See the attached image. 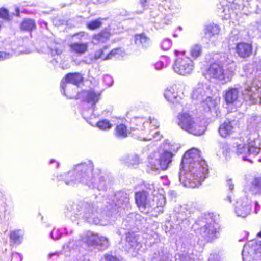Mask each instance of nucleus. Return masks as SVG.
Wrapping results in <instances>:
<instances>
[{
  "label": "nucleus",
  "instance_id": "nucleus-26",
  "mask_svg": "<svg viewBox=\"0 0 261 261\" xmlns=\"http://www.w3.org/2000/svg\"><path fill=\"white\" fill-rule=\"evenodd\" d=\"M218 15L223 20L228 19V0H219L217 5Z\"/></svg>",
  "mask_w": 261,
  "mask_h": 261
},
{
  "label": "nucleus",
  "instance_id": "nucleus-34",
  "mask_svg": "<svg viewBox=\"0 0 261 261\" xmlns=\"http://www.w3.org/2000/svg\"><path fill=\"white\" fill-rule=\"evenodd\" d=\"M180 0H165L164 7L165 9H168L170 10H178L180 9Z\"/></svg>",
  "mask_w": 261,
  "mask_h": 261
},
{
  "label": "nucleus",
  "instance_id": "nucleus-39",
  "mask_svg": "<svg viewBox=\"0 0 261 261\" xmlns=\"http://www.w3.org/2000/svg\"><path fill=\"white\" fill-rule=\"evenodd\" d=\"M96 126L101 130H107L112 128V124L107 119H102L97 122Z\"/></svg>",
  "mask_w": 261,
  "mask_h": 261
},
{
  "label": "nucleus",
  "instance_id": "nucleus-1",
  "mask_svg": "<svg viewBox=\"0 0 261 261\" xmlns=\"http://www.w3.org/2000/svg\"><path fill=\"white\" fill-rule=\"evenodd\" d=\"M113 197L112 202L110 199L106 201L107 205L100 214L102 219L98 217V202L96 204L91 200L68 203L66 205V216L72 221L81 218L91 224L107 225L114 222L120 215L118 213H121L129 206V198L126 193L119 191Z\"/></svg>",
  "mask_w": 261,
  "mask_h": 261
},
{
  "label": "nucleus",
  "instance_id": "nucleus-23",
  "mask_svg": "<svg viewBox=\"0 0 261 261\" xmlns=\"http://www.w3.org/2000/svg\"><path fill=\"white\" fill-rule=\"evenodd\" d=\"M220 31V29L218 25L210 23L205 26L204 38L207 39L210 42H213L219 34Z\"/></svg>",
  "mask_w": 261,
  "mask_h": 261
},
{
  "label": "nucleus",
  "instance_id": "nucleus-12",
  "mask_svg": "<svg viewBox=\"0 0 261 261\" xmlns=\"http://www.w3.org/2000/svg\"><path fill=\"white\" fill-rule=\"evenodd\" d=\"M89 246L94 247L99 250H105L109 246L108 240L97 233L88 231L82 238V241Z\"/></svg>",
  "mask_w": 261,
  "mask_h": 261
},
{
  "label": "nucleus",
  "instance_id": "nucleus-60",
  "mask_svg": "<svg viewBox=\"0 0 261 261\" xmlns=\"http://www.w3.org/2000/svg\"><path fill=\"white\" fill-rule=\"evenodd\" d=\"M53 163L55 164V168H58L59 167V162H58L57 161H56L54 159L50 160V161L49 162V164H53Z\"/></svg>",
  "mask_w": 261,
  "mask_h": 261
},
{
  "label": "nucleus",
  "instance_id": "nucleus-57",
  "mask_svg": "<svg viewBox=\"0 0 261 261\" xmlns=\"http://www.w3.org/2000/svg\"><path fill=\"white\" fill-rule=\"evenodd\" d=\"M62 53V50L59 49V48H55V49L51 50V54L53 55H60Z\"/></svg>",
  "mask_w": 261,
  "mask_h": 261
},
{
  "label": "nucleus",
  "instance_id": "nucleus-17",
  "mask_svg": "<svg viewBox=\"0 0 261 261\" xmlns=\"http://www.w3.org/2000/svg\"><path fill=\"white\" fill-rule=\"evenodd\" d=\"M261 141L259 138H256L253 141H250L247 145L239 144L237 146V152L239 154H249L256 156L260 151Z\"/></svg>",
  "mask_w": 261,
  "mask_h": 261
},
{
  "label": "nucleus",
  "instance_id": "nucleus-50",
  "mask_svg": "<svg viewBox=\"0 0 261 261\" xmlns=\"http://www.w3.org/2000/svg\"><path fill=\"white\" fill-rule=\"evenodd\" d=\"M172 46V42L169 39H165L161 43V47L163 50H168Z\"/></svg>",
  "mask_w": 261,
  "mask_h": 261
},
{
  "label": "nucleus",
  "instance_id": "nucleus-9",
  "mask_svg": "<svg viewBox=\"0 0 261 261\" xmlns=\"http://www.w3.org/2000/svg\"><path fill=\"white\" fill-rule=\"evenodd\" d=\"M244 99L252 104H261V71H257V77L253 80L251 87L243 93Z\"/></svg>",
  "mask_w": 261,
  "mask_h": 261
},
{
  "label": "nucleus",
  "instance_id": "nucleus-59",
  "mask_svg": "<svg viewBox=\"0 0 261 261\" xmlns=\"http://www.w3.org/2000/svg\"><path fill=\"white\" fill-rule=\"evenodd\" d=\"M225 92V94L224 96V99L225 103L227 106H228V90H226Z\"/></svg>",
  "mask_w": 261,
  "mask_h": 261
},
{
  "label": "nucleus",
  "instance_id": "nucleus-64",
  "mask_svg": "<svg viewBox=\"0 0 261 261\" xmlns=\"http://www.w3.org/2000/svg\"><path fill=\"white\" fill-rule=\"evenodd\" d=\"M231 180L229 179V190L230 189H233L234 188V185L230 182Z\"/></svg>",
  "mask_w": 261,
  "mask_h": 261
},
{
  "label": "nucleus",
  "instance_id": "nucleus-20",
  "mask_svg": "<svg viewBox=\"0 0 261 261\" xmlns=\"http://www.w3.org/2000/svg\"><path fill=\"white\" fill-rule=\"evenodd\" d=\"M150 261H173V257L167 248L161 244L154 249Z\"/></svg>",
  "mask_w": 261,
  "mask_h": 261
},
{
  "label": "nucleus",
  "instance_id": "nucleus-56",
  "mask_svg": "<svg viewBox=\"0 0 261 261\" xmlns=\"http://www.w3.org/2000/svg\"><path fill=\"white\" fill-rule=\"evenodd\" d=\"M164 67V63L163 62V61H159V62H157L155 64H154V67L155 68V69L156 70H161L162 69H163Z\"/></svg>",
  "mask_w": 261,
  "mask_h": 261
},
{
  "label": "nucleus",
  "instance_id": "nucleus-6",
  "mask_svg": "<svg viewBox=\"0 0 261 261\" xmlns=\"http://www.w3.org/2000/svg\"><path fill=\"white\" fill-rule=\"evenodd\" d=\"M192 228L197 236H200L207 242L217 237V229L208 215L204 214L198 218L193 224Z\"/></svg>",
  "mask_w": 261,
  "mask_h": 261
},
{
  "label": "nucleus",
  "instance_id": "nucleus-33",
  "mask_svg": "<svg viewBox=\"0 0 261 261\" xmlns=\"http://www.w3.org/2000/svg\"><path fill=\"white\" fill-rule=\"evenodd\" d=\"M23 235V231L20 229L11 231L10 234L11 242L17 245L21 244L22 241Z\"/></svg>",
  "mask_w": 261,
  "mask_h": 261
},
{
  "label": "nucleus",
  "instance_id": "nucleus-24",
  "mask_svg": "<svg viewBox=\"0 0 261 261\" xmlns=\"http://www.w3.org/2000/svg\"><path fill=\"white\" fill-rule=\"evenodd\" d=\"M199 108L205 112H211L215 109L217 106V102L213 99L211 95L206 96L205 98L198 103Z\"/></svg>",
  "mask_w": 261,
  "mask_h": 261
},
{
  "label": "nucleus",
  "instance_id": "nucleus-47",
  "mask_svg": "<svg viewBox=\"0 0 261 261\" xmlns=\"http://www.w3.org/2000/svg\"><path fill=\"white\" fill-rule=\"evenodd\" d=\"M139 159L137 155L133 154L129 155L127 163L128 165L134 166L138 164Z\"/></svg>",
  "mask_w": 261,
  "mask_h": 261
},
{
  "label": "nucleus",
  "instance_id": "nucleus-49",
  "mask_svg": "<svg viewBox=\"0 0 261 261\" xmlns=\"http://www.w3.org/2000/svg\"><path fill=\"white\" fill-rule=\"evenodd\" d=\"M175 261H195L190 255L181 254L179 255L176 258Z\"/></svg>",
  "mask_w": 261,
  "mask_h": 261
},
{
  "label": "nucleus",
  "instance_id": "nucleus-10",
  "mask_svg": "<svg viewBox=\"0 0 261 261\" xmlns=\"http://www.w3.org/2000/svg\"><path fill=\"white\" fill-rule=\"evenodd\" d=\"M78 96L79 97H82L84 100L91 105L88 110H84L82 112V116L84 119L91 118L95 109V104L100 99V93L96 92L93 89H89L81 92Z\"/></svg>",
  "mask_w": 261,
  "mask_h": 261
},
{
  "label": "nucleus",
  "instance_id": "nucleus-63",
  "mask_svg": "<svg viewBox=\"0 0 261 261\" xmlns=\"http://www.w3.org/2000/svg\"><path fill=\"white\" fill-rule=\"evenodd\" d=\"M169 193L171 195H172L173 197H175L176 196V193L175 191H169Z\"/></svg>",
  "mask_w": 261,
  "mask_h": 261
},
{
  "label": "nucleus",
  "instance_id": "nucleus-44",
  "mask_svg": "<svg viewBox=\"0 0 261 261\" xmlns=\"http://www.w3.org/2000/svg\"><path fill=\"white\" fill-rule=\"evenodd\" d=\"M173 16L171 14H163L162 16V23L159 24V27H162L164 24H169L172 22Z\"/></svg>",
  "mask_w": 261,
  "mask_h": 261
},
{
  "label": "nucleus",
  "instance_id": "nucleus-27",
  "mask_svg": "<svg viewBox=\"0 0 261 261\" xmlns=\"http://www.w3.org/2000/svg\"><path fill=\"white\" fill-rule=\"evenodd\" d=\"M71 51L77 55H81L88 50V42H74L69 45Z\"/></svg>",
  "mask_w": 261,
  "mask_h": 261
},
{
  "label": "nucleus",
  "instance_id": "nucleus-18",
  "mask_svg": "<svg viewBox=\"0 0 261 261\" xmlns=\"http://www.w3.org/2000/svg\"><path fill=\"white\" fill-rule=\"evenodd\" d=\"M108 47L105 46L100 49L96 50L94 53V58L95 60L101 59L107 60L112 59L114 58H119L122 56L123 53L121 48H117L112 49L109 53H107Z\"/></svg>",
  "mask_w": 261,
  "mask_h": 261
},
{
  "label": "nucleus",
  "instance_id": "nucleus-16",
  "mask_svg": "<svg viewBox=\"0 0 261 261\" xmlns=\"http://www.w3.org/2000/svg\"><path fill=\"white\" fill-rule=\"evenodd\" d=\"M210 86L203 83H199L193 89L191 97L193 101L198 103L212 95Z\"/></svg>",
  "mask_w": 261,
  "mask_h": 261
},
{
  "label": "nucleus",
  "instance_id": "nucleus-3",
  "mask_svg": "<svg viewBox=\"0 0 261 261\" xmlns=\"http://www.w3.org/2000/svg\"><path fill=\"white\" fill-rule=\"evenodd\" d=\"M200 153L198 149L193 148L182 157L180 166L185 172L182 175L180 172L179 178L185 187H198L208 176V165Z\"/></svg>",
  "mask_w": 261,
  "mask_h": 261
},
{
  "label": "nucleus",
  "instance_id": "nucleus-62",
  "mask_svg": "<svg viewBox=\"0 0 261 261\" xmlns=\"http://www.w3.org/2000/svg\"><path fill=\"white\" fill-rule=\"evenodd\" d=\"M259 208H260L259 205L258 204L257 202H256L255 203V210L256 213H257V211L259 210Z\"/></svg>",
  "mask_w": 261,
  "mask_h": 261
},
{
  "label": "nucleus",
  "instance_id": "nucleus-54",
  "mask_svg": "<svg viewBox=\"0 0 261 261\" xmlns=\"http://www.w3.org/2000/svg\"><path fill=\"white\" fill-rule=\"evenodd\" d=\"M12 258L16 261H22L23 260V256L21 254L15 252L12 254Z\"/></svg>",
  "mask_w": 261,
  "mask_h": 261
},
{
  "label": "nucleus",
  "instance_id": "nucleus-15",
  "mask_svg": "<svg viewBox=\"0 0 261 261\" xmlns=\"http://www.w3.org/2000/svg\"><path fill=\"white\" fill-rule=\"evenodd\" d=\"M232 206L236 215L239 217L244 218L249 214L251 211L250 201L246 198L232 201Z\"/></svg>",
  "mask_w": 261,
  "mask_h": 261
},
{
  "label": "nucleus",
  "instance_id": "nucleus-41",
  "mask_svg": "<svg viewBox=\"0 0 261 261\" xmlns=\"http://www.w3.org/2000/svg\"><path fill=\"white\" fill-rule=\"evenodd\" d=\"M219 153L220 154L222 153L223 156L226 159L228 153V145L227 142L219 141Z\"/></svg>",
  "mask_w": 261,
  "mask_h": 261
},
{
  "label": "nucleus",
  "instance_id": "nucleus-11",
  "mask_svg": "<svg viewBox=\"0 0 261 261\" xmlns=\"http://www.w3.org/2000/svg\"><path fill=\"white\" fill-rule=\"evenodd\" d=\"M135 201L139 210L145 214L149 213L155 207L154 196L152 198V196L145 191L135 193Z\"/></svg>",
  "mask_w": 261,
  "mask_h": 261
},
{
  "label": "nucleus",
  "instance_id": "nucleus-5",
  "mask_svg": "<svg viewBox=\"0 0 261 261\" xmlns=\"http://www.w3.org/2000/svg\"><path fill=\"white\" fill-rule=\"evenodd\" d=\"M187 205H177L173 211L171 220L166 222L164 229L166 233L175 234L181 229V224L185 223L188 224L187 219L190 217V213Z\"/></svg>",
  "mask_w": 261,
  "mask_h": 261
},
{
  "label": "nucleus",
  "instance_id": "nucleus-25",
  "mask_svg": "<svg viewBox=\"0 0 261 261\" xmlns=\"http://www.w3.org/2000/svg\"><path fill=\"white\" fill-rule=\"evenodd\" d=\"M236 52L241 58H247L250 56L252 51L251 44L240 43L236 46Z\"/></svg>",
  "mask_w": 261,
  "mask_h": 261
},
{
  "label": "nucleus",
  "instance_id": "nucleus-28",
  "mask_svg": "<svg viewBox=\"0 0 261 261\" xmlns=\"http://www.w3.org/2000/svg\"><path fill=\"white\" fill-rule=\"evenodd\" d=\"M163 6L159 5L158 8L154 9L150 11V19L152 23L156 25L162 23L163 13L161 12L160 9L162 8Z\"/></svg>",
  "mask_w": 261,
  "mask_h": 261
},
{
  "label": "nucleus",
  "instance_id": "nucleus-8",
  "mask_svg": "<svg viewBox=\"0 0 261 261\" xmlns=\"http://www.w3.org/2000/svg\"><path fill=\"white\" fill-rule=\"evenodd\" d=\"M177 58L175 60L172 68L174 71L178 74L187 76L191 74L194 65L192 60L185 55V52L174 51Z\"/></svg>",
  "mask_w": 261,
  "mask_h": 261
},
{
  "label": "nucleus",
  "instance_id": "nucleus-53",
  "mask_svg": "<svg viewBox=\"0 0 261 261\" xmlns=\"http://www.w3.org/2000/svg\"><path fill=\"white\" fill-rule=\"evenodd\" d=\"M12 54L9 53L0 51V61L10 58Z\"/></svg>",
  "mask_w": 261,
  "mask_h": 261
},
{
  "label": "nucleus",
  "instance_id": "nucleus-32",
  "mask_svg": "<svg viewBox=\"0 0 261 261\" xmlns=\"http://www.w3.org/2000/svg\"><path fill=\"white\" fill-rule=\"evenodd\" d=\"M115 136L121 139H123L127 137L130 131L127 128L125 124L122 123L117 125L115 129Z\"/></svg>",
  "mask_w": 261,
  "mask_h": 261
},
{
  "label": "nucleus",
  "instance_id": "nucleus-48",
  "mask_svg": "<svg viewBox=\"0 0 261 261\" xmlns=\"http://www.w3.org/2000/svg\"><path fill=\"white\" fill-rule=\"evenodd\" d=\"M81 241H70L67 244H65L63 246V249L66 250V249H74L75 246H77L81 245Z\"/></svg>",
  "mask_w": 261,
  "mask_h": 261
},
{
  "label": "nucleus",
  "instance_id": "nucleus-40",
  "mask_svg": "<svg viewBox=\"0 0 261 261\" xmlns=\"http://www.w3.org/2000/svg\"><path fill=\"white\" fill-rule=\"evenodd\" d=\"M63 230L65 231L66 234H68V232L67 231L66 228H64ZM63 233V229L54 228L50 232V236L54 240H58L61 237Z\"/></svg>",
  "mask_w": 261,
  "mask_h": 261
},
{
  "label": "nucleus",
  "instance_id": "nucleus-61",
  "mask_svg": "<svg viewBox=\"0 0 261 261\" xmlns=\"http://www.w3.org/2000/svg\"><path fill=\"white\" fill-rule=\"evenodd\" d=\"M140 4L144 9L146 6L147 0H140Z\"/></svg>",
  "mask_w": 261,
  "mask_h": 261
},
{
  "label": "nucleus",
  "instance_id": "nucleus-46",
  "mask_svg": "<svg viewBox=\"0 0 261 261\" xmlns=\"http://www.w3.org/2000/svg\"><path fill=\"white\" fill-rule=\"evenodd\" d=\"M165 204V199L163 196H160L159 198L154 197V204L155 207L152 208L154 209L156 207H163Z\"/></svg>",
  "mask_w": 261,
  "mask_h": 261
},
{
  "label": "nucleus",
  "instance_id": "nucleus-13",
  "mask_svg": "<svg viewBox=\"0 0 261 261\" xmlns=\"http://www.w3.org/2000/svg\"><path fill=\"white\" fill-rule=\"evenodd\" d=\"M83 80L82 75L79 73H69L66 75L65 78L63 79L61 83V92L65 96L72 98L74 95L71 94L69 90L70 84H72L74 87H77L79 84Z\"/></svg>",
  "mask_w": 261,
  "mask_h": 261
},
{
  "label": "nucleus",
  "instance_id": "nucleus-58",
  "mask_svg": "<svg viewBox=\"0 0 261 261\" xmlns=\"http://www.w3.org/2000/svg\"><path fill=\"white\" fill-rule=\"evenodd\" d=\"M61 254V252H56L54 253H51L48 254V258L50 259L52 258L53 256L58 257Z\"/></svg>",
  "mask_w": 261,
  "mask_h": 261
},
{
  "label": "nucleus",
  "instance_id": "nucleus-43",
  "mask_svg": "<svg viewBox=\"0 0 261 261\" xmlns=\"http://www.w3.org/2000/svg\"><path fill=\"white\" fill-rule=\"evenodd\" d=\"M102 23L99 19H95L94 20L88 22L86 24L87 27L91 30H94L99 28Z\"/></svg>",
  "mask_w": 261,
  "mask_h": 261
},
{
  "label": "nucleus",
  "instance_id": "nucleus-35",
  "mask_svg": "<svg viewBox=\"0 0 261 261\" xmlns=\"http://www.w3.org/2000/svg\"><path fill=\"white\" fill-rule=\"evenodd\" d=\"M218 133L222 138L227 139L228 136V120L227 119L220 125Z\"/></svg>",
  "mask_w": 261,
  "mask_h": 261
},
{
  "label": "nucleus",
  "instance_id": "nucleus-55",
  "mask_svg": "<svg viewBox=\"0 0 261 261\" xmlns=\"http://www.w3.org/2000/svg\"><path fill=\"white\" fill-rule=\"evenodd\" d=\"M103 82L109 86L112 85L113 79L112 77L109 75H106L103 76Z\"/></svg>",
  "mask_w": 261,
  "mask_h": 261
},
{
  "label": "nucleus",
  "instance_id": "nucleus-31",
  "mask_svg": "<svg viewBox=\"0 0 261 261\" xmlns=\"http://www.w3.org/2000/svg\"><path fill=\"white\" fill-rule=\"evenodd\" d=\"M110 33L107 31H103L94 36L92 42L95 44L103 43L109 38Z\"/></svg>",
  "mask_w": 261,
  "mask_h": 261
},
{
  "label": "nucleus",
  "instance_id": "nucleus-42",
  "mask_svg": "<svg viewBox=\"0 0 261 261\" xmlns=\"http://www.w3.org/2000/svg\"><path fill=\"white\" fill-rule=\"evenodd\" d=\"M251 190L254 193H261V178H257L254 179L252 183V187Z\"/></svg>",
  "mask_w": 261,
  "mask_h": 261
},
{
  "label": "nucleus",
  "instance_id": "nucleus-51",
  "mask_svg": "<svg viewBox=\"0 0 261 261\" xmlns=\"http://www.w3.org/2000/svg\"><path fill=\"white\" fill-rule=\"evenodd\" d=\"M0 18L5 20H9L10 19L9 12L6 9L3 8L0 9Z\"/></svg>",
  "mask_w": 261,
  "mask_h": 261
},
{
  "label": "nucleus",
  "instance_id": "nucleus-4",
  "mask_svg": "<svg viewBox=\"0 0 261 261\" xmlns=\"http://www.w3.org/2000/svg\"><path fill=\"white\" fill-rule=\"evenodd\" d=\"M179 147L178 144H171L168 140L166 141L163 144V150L149 155L148 158V170L159 171L167 169Z\"/></svg>",
  "mask_w": 261,
  "mask_h": 261
},
{
  "label": "nucleus",
  "instance_id": "nucleus-52",
  "mask_svg": "<svg viewBox=\"0 0 261 261\" xmlns=\"http://www.w3.org/2000/svg\"><path fill=\"white\" fill-rule=\"evenodd\" d=\"M100 261H122L119 258L116 257L115 256L106 254L104 256L103 258H101Z\"/></svg>",
  "mask_w": 261,
  "mask_h": 261
},
{
  "label": "nucleus",
  "instance_id": "nucleus-45",
  "mask_svg": "<svg viewBox=\"0 0 261 261\" xmlns=\"http://www.w3.org/2000/svg\"><path fill=\"white\" fill-rule=\"evenodd\" d=\"M238 98V91L234 88L229 90V103L237 101Z\"/></svg>",
  "mask_w": 261,
  "mask_h": 261
},
{
  "label": "nucleus",
  "instance_id": "nucleus-7",
  "mask_svg": "<svg viewBox=\"0 0 261 261\" xmlns=\"http://www.w3.org/2000/svg\"><path fill=\"white\" fill-rule=\"evenodd\" d=\"M178 125L182 129L195 136L204 134L206 126L201 121L195 122L189 112L182 111L177 115Z\"/></svg>",
  "mask_w": 261,
  "mask_h": 261
},
{
  "label": "nucleus",
  "instance_id": "nucleus-30",
  "mask_svg": "<svg viewBox=\"0 0 261 261\" xmlns=\"http://www.w3.org/2000/svg\"><path fill=\"white\" fill-rule=\"evenodd\" d=\"M135 42L137 45H141L143 48H147L151 44L150 39L144 34L136 35Z\"/></svg>",
  "mask_w": 261,
  "mask_h": 261
},
{
  "label": "nucleus",
  "instance_id": "nucleus-36",
  "mask_svg": "<svg viewBox=\"0 0 261 261\" xmlns=\"http://www.w3.org/2000/svg\"><path fill=\"white\" fill-rule=\"evenodd\" d=\"M189 52L192 58L196 59L199 57L202 53L201 45L198 44H195L191 46Z\"/></svg>",
  "mask_w": 261,
  "mask_h": 261
},
{
  "label": "nucleus",
  "instance_id": "nucleus-37",
  "mask_svg": "<svg viewBox=\"0 0 261 261\" xmlns=\"http://www.w3.org/2000/svg\"><path fill=\"white\" fill-rule=\"evenodd\" d=\"M35 27V22L32 19H25L21 24V29L23 30L31 31Z\"/></svg>",
  "mask_w": 261,
  "mask_h": 261
},
{
  "label": "nucleus",
  "instance_id": "nucleus-22",
  "mask_svg": "<svg viewBox=\"0 0 261 261\" xmlns=\"http://www.w3.org/2000/svg\"><path fill=\"white\" fill-rule=\"evenodd\" d=\"M148 125L150 127H153V128H151L149 130V134L147 138H143L144 141L150 140L153 139L155 141L160 140L162 136L159 133V131L158 130L159 127V122L156 119L154 118H151L150 117L148 119Z\"/></svg>",
  "mask_w": 261,
  "mask_h": 261
},
{
  "label": "nucleus",
  "instance_id": "nucleus-19",
  "mask_svg": "<svg viewBox=\"0 0 261 261\" xmlns=\"http://www.w3.org/2000/svg\"><path fill=\"white\" fill-rule=\"evenodd\" d=\"M138 237L133 233H128L126 234L125 249L134 256H136L138 251L142 247V245L138 241Z\"/></svg>",
  "mask_w": 261,
  "mask_h": 261
},
{
  "label": "nucleus",
  "instance_id": "nucleus-38",
  "mask_svg": "<svg viewBox=\"0 0 261 261\" xmlns=\"http://www.w3.org/2000/svg\"><path fill=\"white\" fill-rule=\"evenodd\" d=\"M72 37L73 39L79 40L80 42H87L86 41L90 40L88 34L85 32H80L75 34Z\"/></svg>",
  "mask_w": 261,
  "mask_h": 261
},
{
  "label": "nucleus",
  "instance_id": "nucleus-29",
  "mask_svg": "<svg viewBox=\"0 0 261 261\" xmlns=\"http://www.w3.org/2000/svg\"><path fill=\"white\" fill-rule=\"evenodd\" d=\"M132 123L135 126H131V129L144 130L148 125L149 122L147 118L136 117L133 119Z\"/></svg>",
  "mask_w": 261,
  "mask_h": 261
},
{
  "label": "nucleus",
  "instance_id": "nucleus-2",
  "mask_svg": "<svg viewBox=\"0 0 261 261\" xmlns=\"http://www.w3.org/2000/svg\"><path fill=\"white\" fill-rule=\"evenodd\" d=\"M57 178L59 180H63L70 186L81 184L92 189H106V181L102 175L101 170L94 168V163L90 160L74 165L71 170Z\"/></svg>",
  "mask_w": 261,
  "mask_h": 261
},
{
  "label": "nucleus",
  "instance_id": "nucleus-14",
  "mask_svg": "<svg viewBox=\"0 0 261 261\" xmlns=\"http://www.w3.org/2000/svg\"><path fill=\"white\" fill-rule=\"evenodd\" d=\"M182 85L180 84H175L167 88L164 92V96L169 102L175 105L177 108H181V96L182 94L180 89Z\"/></svg>",
  "mask_w": 261,
  "mask_h": 261
},
{
  "label": "nucleus",
  "instance_id": "nucleus-21",
  "mask_svg": "<svg viewBox=\"0 0 261 261\" xmlns=\"http://www.w3.org/2000/svg\"><path fill=\"white\" fill-rule=\"evenodd\" d=\"M206 76L210 79H214L219 81L224 80L225 74L222 66L216 63L212 64L207 70Z\"/></svg>",
  "mask_w": 261,
  "mask_h": 261
}]
</instances>
